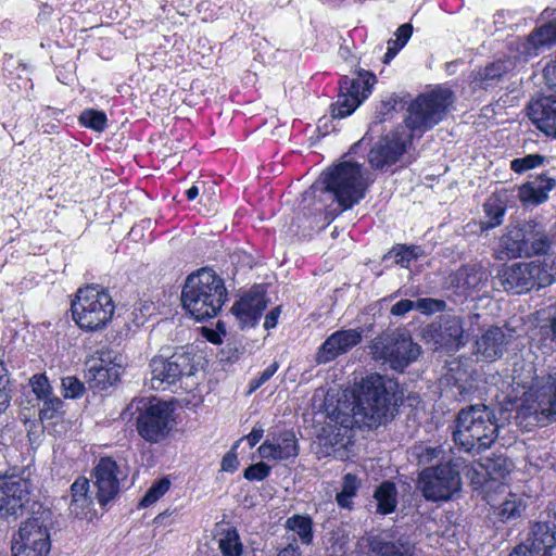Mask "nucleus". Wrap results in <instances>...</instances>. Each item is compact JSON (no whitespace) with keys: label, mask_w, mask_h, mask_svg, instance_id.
I'll return each mask as SVG.
<instances>
[{"label":"nucleus","mask_w":556,"mask_h":556,"mask_svg":"<svg viewBox=\"0 0 556 556\" xmlns=\"http://www.w3.org/2000/svg\"><path fill=\"white\" fill-rule=\"evenodd\" d=\"M397 404L396 386L379 374L362 378L354 391V404L351 416L337 417L338 422L349 428H377L393 416Z\"/></svg>","instance_id":"nucleus-1"},{"label":"nucleus","mask_w":556,"mask_h":556,"mask_svg":"<svg viewBox=\"0 0 556 556\" xmlns=\"http://www.w3.org/2000/svg\"><path fill=\"white\" fill-rule=\"evenodd\" d=\"M523 370L515 377L516 384L525 389L520 415L541 425L556 420V370L539 375L533 364Z\"/></svg>","instance_id":"nucleus-2"},{"label":"nucleus","mask_w":556,"mask_h":556,"mask_svg":"<svg viewBox=\"0 0 556 556\" xmlns=\"http://www.w3.org/2000/svg\"><path fill=\"white\" fill-rule=\"evenodd\" d=\"M226 299L224 280L210 268L189 275L181 291L184 308L198 321L215 317Z\"/></svg>","instance_id":"nucleus-3"},{"label":"nucleus","mask_w":556,"mask_h":556,"mask_svg":"<svg viewBox=\"0 0 556 556\" xmlns=\"http://www.w3.org/2000/svg\"><path fill=\"white\" fill-rule=\"evenodd\" d=\"M497 435L496 415L489 406L473 404L458 412L453 439L463 451L481 453L494 443Z\"/></svg>","instance_id":"nucleus-4"},{"label":"nucleus","mask_w":556,"mask_h":556,"mask_svg":"<svg viewBox=\"0 0 556 556\" xmlns=\"http://www.w3.org/2000/svg\"><path fill=\"white\" fill-rule=\"evenodd\" d=\"M323 188L333 193L340 206L339 212L353 207L364 197L368 186L363 166L358 163L342 162L321 174Z\"/></svg>","instance_id":"nucleus-5"},{"label":"nucleus","mask_w":556,"mask_h":556,"mask_svg":"<svg viewBox=\"0 0 556 556\" xmlns=\"http://www.w3.org/2000/svg\"><path fill=\"white\" fill-rule=\"evenodd\" d=\"M421 352L408 331L395 329L376 337L369 345V354L376 362L389 366L392 370L403 372L417 361Z\"/></svg>","instance_id":"nucleus-6"},{"label":"nucleus","mask_w":556,"mask_h":556,"mask_svg":"<svg viewBox=\"0 0 556 556\" xmlns=\"http://www.w3.org/2000/svg\"><path fill=\"white\" fill-rule=\"evenodd\" d=\"M114 303L108 291L98 286H87L77 290L72 301L73 319L89 331L102 329L112 319Z\"/></svg>","instance_id":"nucleus-7"},{"label":"nucleus","mask_w":556,"mask_h":556,"mask_svg":"<svg viewBox=\"0 0 556 556\" xmlns=\"http://www.w3.org/2000/svg\"><path fill=\"white\" fill-rule=\"evenodd\" d=\"M151 387L165 389L180 381L184 377L194 375L197 368L194 356L184 348L163 346L150 361Z\"/></svg>","instance_id":"nucleus-8"},{"label":"nucleus","mask_w":556,"mask_h":556,"mask_svg":"<svg viewBox=\"0 0 556 556\" xmlns=\"http://www.w3.org/2000/svg\"><path fill=\"white\" fill-rule=\"evenodd\" d=\"M454 102V93L438 87L419 94L408 106L405 123L412 130L424 132L445 118Z\"/></svg>","instance_id":"nucleus-9"},{"label":"nucleus","mask_w":556,"mask_h":556,"mask_svg":"<svg viewBox=\"0 0 556 556\" xmlns=\"http://www.w3.org/2000/svg\"><path fill=\"white\" fill-rule=\"evenodd\" d=\"M502 244L514 257L545 254L551 248L544 226L533 220L509 229L502 237Z\"/></svg>","instance_id":"nucleus-10"},{"label":"nucleus","mask_w":556,"mask_h":556,"mask_svg":"<svg viewBox=\"0 0 556 556\" xmlns=\"http://www.w3.org/2000/svg\"><path fill=\"white\" fill-rule=\"evenodd\" d=\"M132 408L140 412L137 417V430L146 441L156 443L168 434L173 421L169 404L139 400L130 403L128 409Z\"/></svg>","instance_id":"nucleus-11"},{"label":"nucleus","mask_w":556,"mask_h":556,"mask_svg":"<svg viewBox=\"0 0 556 556\" xmlns=\"http://www.w3.org/2000/svg\"><path fill=\"white\" fill-rule=\"evenodd\" d=\"M460 485L459 471L450 462L428 467L419 473L418 488L428 501H447Z\"/></svg>","instance_id":"nucleus-12"},{"label":"nucleus","mask_w":556,"mask_h":556,"mask_svg":"<svg viewBox=\"0 0 556 556\" xmlns=\"http://www.w3.org/2000/svg\"><path fill=\"white\" fill-rule=\"evenodd\" d=\"M29 494V481L15 469L0 473V518L16 520L23 516Z\"/></svg>","instance_id":"nucleus-13"},{"label":"nucleus","mask_w":556,"mask_h":556,"mask_svg":"<svg viewBox=\"0 0 556 556\" xmlns=\"http://www.w3.org/2000/svg\"><path fill=\"white\" fill-rule=\"evenodd\" d=\"M508 556H556V529L549 520H539L530 527L527 540Z\"/></svg>","instance_id":"nucleus-14"},{"label":"nucleus","mask_w":556,"mask_h":556,"mask_svg":"<svg viewBox=\"0 0 556 556\" xmlns=\"http://www.w3.org/2000/svg\"><path fill=\"white\" fill-rule=\"evenodd\" d=\"M92 477L96 498L101 506H105L117 496L121 481L126 478V475L113 458L103 457L93 468Z\"/></svg>","instance_id":"nucleus-15"},{"label":"nucleus","mask_w":556,"mask_h":556,"mask_svg":"<svg viewBox=\"0 0 556 556\" xmlns=\"http://www.w3.org/2000/svg\"><path fill=\"white\" fill-rule=\"evenodd\" d=\"M464 332L460 317L443 315L439 320L431 323L424 329V338L428 343H432L435 349L439 346L458 349L465 344Z\"/></svg>","instance_id":"nucleus-16"},{"label":"nucleus","mask_w":556,"mask_h":556,"mask_svg":"<svg viewBox=\"0 0 556 556\" xmlns=\"http://www.w3.org/2000/svg\"><path fill=\"white\" fill-rule=\"evenodd\" d=\"M363 329H341L331 333L318 348L315 362L318 365L327 364L340 355L346 354L363 339Z\"/></svg>","instance_id":"nucleus-17"},{"label":"nucleus","mask_w":556,"mask_h":556,"mask_svg":"<svg viewBox=\"0 0 556 556\" xmlns=\"http://www.w3.org/2000/svg\"><path fill=\"white\" fill-rule=\"evenodd\" d=\"M533 276H531L530 262L515 263L509 266H502L493 279L495 289H503L506 292L521 294L533 288Z\"/></svg>","instance_id":"nucleus-18"},{"label":"nucleus","mask_w":556,"mask_h":556,"mask_svg":"<svg viewBox=\"0 0 556 556\" xmlns=\"http://www.w3.org/2000/svg\"><path fill=\"white\" fill-rule=\"evenodd\" d=\"M490 273L481 263L466 264L450 276L451 285L462 294H470L484 289Z\"/></svg>","instance_id":"nucleus-19"},{"label":"nucleus","mask_w":556,"mask_h":556,"mask_svg":"<svg viewBox=\"0 0 556 556\" xmlns=\"http://www.w3.org/2000/svg\"><path fill=\"white\" fill-rule=\"evenodd\" d=\"M406 138L399 134L386 136L369 151L368 161L374 168L383 169L394 164L406 150Z\"/></svg>","instance_id":"nucleus-20"},{"label":"nucleus","mask_w":556,"mask_h":556,"mask_svg":"<svg viewBox=\"0 0 556 556\" xmlns=\"http://www.w3.org/2000/svg\"><path fill=\"white\" fill-rule=\"evenodd\" d=\"M267 307L264 290L261 287L252 289L248 294L237 301L231 312L241 327H253Z\"/></svg>","instance_id":"nucleus-21"},{"label":"nucleus","mask_w":556,"mask_h":556,"mask_svg":"<svg viewBox=\"0 0 556 556\" xmlns=\"http://www.w3.org/2000/svg\"><path fill=\"white\" fill-rule=\"evenodd\" d=\"M510 336L500 327H490L475 342V354L479 361L494 362L507 350Z\"/></svg>","instance_id":"nucleus-22"},{"label":"nucleus","mask_w":556,"mask_h":556,"mask_svg":"<svg viewBox=\"0 0 556 556\" xmlns=\"http://www.w3.org/2000/svg\"><path fill=\"white\" fill-rule=\"evenodd\" d=\"M260 456L265 459L283 460L295 457L299 453L295 434L286 431L273 440L266 439L257 450Z\"/></svg>","instance_id":"nucleus-23"},{"label":"nucleus","mask_w":556,"mask_h":556,"mask_svg":"<svg viewBox=\"0 0 556 556\" xmlns=\"http://www.w3.org/2000/svg\"><path fill=\"white\" fill-rule=\"evenodd\" d=\"M369 546L377 556H416V545L405 534L376 536Z\"/></svg>","instance_id":"nucleus-24"},{"label":"nucleus","mask_w":556,"mask_h":556,"mask_svg":"<svg viewBox=\"0 0 556 556\" xmlns=\"http://www.w3.org/2000/svg\"><path fill=\"white\" fill-rule=\"evenodd\" d=\"M528 115L541 131L556 137V97H545L531 102Z\"/></svg>","instance_id":"nucleus-25"},{"label":"nucleus","mask_w":556,"mask_h":556,"mask_svg":"<svg viewBox=\"0 0 556 556\" xmlns=\"http://www.w3.org/2000/svg\"><path fill=\"white\" fill-rule=\"evenodd\" d=\"M14 542L48 549L51 548L50 531L39 518H31L25 521L20 530L18 538Z\"/></svg>","instance_id":"nucleus-26"},{"label":"nucleus","mask_w":556,"mask_h":556,"mask_svg":"<svg viewBox=\"0 0 556 556\" xmlns=\"http://www.w3.org/2000/svg\"><path fill=\"white\" fill-rule=\"evenodd\" d=\"M556 187V179L545 174L536 175L522 185L519 189V198L526 204L538 205L547 200L548 192Z\"/></svg>","instance_id":"nucleus-27"},{"label":"nucleus","mask_w":556,"mask_h":556,"mask_svg":"<svg viewBox=\"0 0 556 556\" xmlns=\"http://www.w3.org/2000/svg\"><path fill=\"white\" fill-rule=\"evenodd\" d=\"M72 500L70 510L76 517H81L92 509L96 493L90 490V482L86 478L77 479L71 486Z\"/></svg>","instance_id":"nucleus-28"},{"label":"nucleus","mask_w":556,"mask_h":556,"mask_svg":"<svg viewBox=\"0 0 556 556\" xmlns=\"http://www.w3.org/2000/svg\"><path fill=\"white\" fill-rule=\"evenodd\" d=\"M511 66V61L497 60L472 74L475 87L486 89L493 86Z\"/></svg>","instance_id":"nucleus-29"},{"label":"nucleus","mask_w":556,"mask_h":556,"mask_svg":"<svg viewBox=\"0 0 556 556\" xmlns=\"http://www.w3.org/2000/svg\"><path fill=\"white\" fill-rule=\"evenodd\" d=\"M556 43V22H549L532 31L523 43V52L538 54V50Z\"/></svg>","instance_id":"nucleus-30"},{"label":"nucleus","mask_w":556,"mask_h":556,"mask_svg":"<svg viewBox=\"0 0 556 556\" xmlns=\"http://www.w3.org/2000/svg\"><path fill=\"white\" fill-rule=\"evenodd\" d=\"M117 372L113 367H108L103 361H94L88 368L86 377L90 383V388L104 390L112 386L116 379Z\"/></svg>","instance_id":"nucleus-31"},{"label":"nucleus","mask_w":556,"mask_h":556,"mask_svg":"<svg viewBox=\"0 0 556 556\" xmlns=\"http://www.w3.org/2000/svg\"><path fill=\"white\" fill-rule=\"evenodd\" d=\"M375 77L368 73L359 74L356 78L344 77L340 90L344 91L351 98H356L362 103L370 93V88Z\"/></svg>","instance_id":"nucleus-32"},{"label":"nucleus","mask_w":556,"mask_h":556,"mask_svg":"<svg viewBox=\"0 0 556 556\" xmlns=\"http://www.w3.org/2000/svg\"><path fill=\"white\" fill-rule=\"evenodd\" d=\"M374 497L377 502L376 511L388 515L394 511L397 504V491L395 484L390 481L382 482L375 491Z\"/></svg>","instance_id":"nucleus-33"},{"label":"nucleus","mask_w":556,"mask_h":556,"mask_svg":"<svg viewBox=\"0 0 556 556\" xmlns=\"http://www.w3.org/2000/svg\"><path fill=\"white\" fill-rule=\"evenodd\" d=\"M285 528L298 535L304 545L313 542V520L308 515L295 514L289 517L285 522Z\"/></svg>","instance_id":"nucleus-34"},{"label":"nucleus","mask_w":556,"mask_h":556,"mask_svg":"<svg viewBox=\"0 0 556 556\" xmlns=\"http://www.w3.org/2000/svg\"><path fill=\"white\" fill-rule=\"evenodd\" d=\"M480 465L493 480L505 478L514 467L511 460L504 454H492L482 458Z\"/></svg>","instance_id":"nucleus-35"},{"label":"nucleus","mask_w":556,"mask_h":556,"mask_svg":"<svg viewBox=\"0 0 556 556\" xmlns=\"http://www.w3.org/2000/svg\"><path fill=\"white\" fill-rule=\"evenodd\" d=\"M424 254V251L418 245H404L399 244L394 247L386 255L387 260H393L396 264L402 267H408L413 260H417Z\"/></svg>","instance_id":"nucleus-36"},{"label":"nucleus","mask_w":556,"mask_h":556,"mask_svg":"<svg viewBox=\"0 0 556 556\" xmlns=\"http://www.w3.org/2000/svg\"><path fill=\"white\" fill-rule=\"evenodd\" d=\"M484 213L485 217L480 222L482 231L493 229L503 223L505 207L496 200H490L484 204Z\"/></svg>","instance_id":"nucleus-37"},{"label":"nucleus","mask_w":556,"mask_h":556,"mask_svg":"<svg viewBox=\"0 0 556 556\" xmlns=\"http://www.w3.org/2000/svg\"><path fill=\"white\" fill-rule=\"evenodd\" d=\"M413 34V26L408 23L401 25L395 31V39L388 40V51L384 54L383 62L389 63L397 52L406 45Z\"/></svg>","instance_id":"nucleus-38"},{"label":"nucleus","mask_w":556,"mask_h":556,"mask_svg":"<svg viewBox=\"0 0 556 556\" xmlns=\"http://www.w3.org/2000/svg\"><path fill=\"white\" fill-rule=\"evenodd\" d=\"M526 508L521 498L516 495H510L509 498L504 501L498 508V517L503 522L515 521L521 517Z\"/></svg>","instance_id":"nucleus-39"},{"label":"nucleus","mask_w":556,"mask_h":556,"mask_svg":"<svg viewBox=\"0 0 556 556\" xmlns=\"http://www.w3.org/2000/svg\"><path fill=\"white\" fill-rule=\"evenodd\" d=\"M412 455L416 458L418 465L426 466L434 460L444 459L445 451L442 446H430V445H415L412 450Z\"/></svg>","instance_id":"nucleus-40"},{"label":"nucleus","mask_w":556,"mask_h":556,"mask_svg":"<svg viewBox=\"0 0 556 556\" xmlns=\"http://www.w3.org/2000/svg\"><path fill=\"white\" fill-rule=\"evenodd\" d=\"M219 548L223 556H242L243 545L239 533L235 529H228L219 539Z\"/></svg>","instance_id":"nucleus-41"},{"label":"nucleus","mask_w":556,"mask_h":556,"mask_svg":"<svg viewBox=\"0 0 556 556\" xmlns=\"http://www.w3.org/2000/svg\"><path fill=\"white\" fill-rule=\"evenodd\" d=\"M40 401L39 417L41 420H51L63 414V402L60 397L48 395Z\"/></svg>","instance_id":"nucleus-42"},{"label":"nucleus","mask_w":556,"mask_h":556,"mask_svg":"<svg viewBox=\"0 0 556 556\" xmlns=\"http://www.w3.org/2000/svg\"><path fill=\"white\" fill-rule=\"evenodd\" d=\"M359 104V100L351 98L344 91H341L337 103L332 106L331 115L333 118H343L354 112Z\"/></svg>","instance_id":"nucleus-43"},{"label":"nucleus","mask_w":556,"mask_h":556,"mask_svg":"<svg viewBox=\"0 0 556 556\" xmlns=\"http://www.w3.org/2000/svg\"><path fill=\"white\" fill-rule=\"evenodd\" d=\"M79 122L96 131H102L106 127V115L98 110H85L80 116Z\"/></svg>","instance_id":"nucleus-44"},{"label":"nucleus","mask_w":556,"mask_h":556,"mask_svg":"<svg viewBox=\"0 0 556 556\" xmlns=\"http://www.w3.org/2000/svg\"><path fill=\"white\" fill-rule=\"evenodd\" d=\"M169 485H170V482L166 478H163V479L156 481L146 492L144 496L140 501V505L142 507H148V506L152 505L168 491Z\"/></svg>","instance_id":"nucleus-45"},{"label":"nucleus","mask_w":556,"mask_h":556,"mask_svg":"<svg viewBox=\"0 0 556 556\" xmlns=\"http://www.w3.org/2000/svg\"><path fill=\"white\" fill-rule=\"evenodd\" d=\"M531 276H533V288H543L554 281V277L547 265L530 262Z\"/></svg>","instance_id":"nucleus-46"},{"label":"nucleus","mask_w":556,"mask_h":556,"mask_svg":"<svg viewBox=\"0 0 556 556\" xmlns=\"http://www.w3.org/2000/svg\"><path fill=\"white\" fill-rule=\"evenodd\" d=\"M545 156L540 154H529L521 159H515L510 163V167L516 173H522L528 169L535 168L544 163Z\"/></svg>","instance_id":"nucleus-47"},{"label":"nucleus","mask_w":556,"mask_h":556,"mask_svg":"<svg viewBox=\"0 0 556 556\" xmlns=\"http://www.w3.org/2000/svg\"><path fill=\"white\" fill-rule=\"evenodd\" d=\"M62 392L66 399H77L85 393L84 383L74 376L62 378Z\"/></svg>","instance_id":"nucleus-48"},{"label":"nucleus","mask_w":556,"mask_h":556,"mask_svg":"<svg viewBox=\"0 0 556 556\" xmlns=\"http://www.w3.org/2000/svg\"><path fill=\"white\" fill-rule=\"evenodd\" d=\"M271 471L270 466L267 464L260 462L256 464L250 465L243 472V477L250 481H262L266 479Z\"/></svg>","instance_id":"nucleus-49"},{"label":"nucleus","mask_w":556,"mask_h":556,"mask_svg":"<svg viewBox=\"0 0 556 556\" xmlns=\"http://www.w3.org/2000/svg\"><path fill=\"white\" fill-rule=\"evenodd\" d=\"M446 304L443 300L424 298L418 299L415 302V308L424 314H433L437 312H442L445 308Z\"/></svg>","instance_id":"nucleus-50"},{"label":"nucleus","mask_w":556,"mask_h":556,"mask_svg":"<svg viewBox=\"0 0 556 556\" xmlns=\"http://www.w3.org/2000/svg\"><path fill=\"white\" fill-rule=\"evenodd\" d=\"M29 383L38 400H42L43 397L51 395V387L49 384L48 378L45 375L33 376L29 380Z\"/></svg>","instance_id":"nucleus-51"},{"label":"nucleus","mask_w":556,"mask_h":556,"mask_svg":"<svg viewBox=\"0 0 556 556\" xmlns=\"http://www.w3.org/2000/svg\"><path fill=\"white\" fill-rule=\"evenodd\" d=\"M50 551L22 543H12V556H48Z\"/></svg>","instance_id":"nucleus-52"},{"label":"nucleus","mask_w":556,"mask_h":556,"mask_svg":"<svg viewBox=\"0 0 556 556\" xmlns=\"http://www.w3.org/2000/svg\"><path fill=\"white\" fill-rule=\"evenodd\" d=\"M359 484L361 482L355 475L346 473L343 477L342 490L340 492L355 496Z\"/></svg>","instance_id":"nucleus-53"},{"label":"nucleus","mask_w":556,"mask_h":556,"mask_svg":"<svg viewBox=\"0 0 556 556\" xmlns=\"http://www.w3.org/2000/svg\"><path fill=\"white\" fill-rule=\"evenodd\" d=\"M415 308V302L412 300H401L391 307V314L394 316H404Z\"/></svg>","instance_id":"nucleus-54"},{"label":"nucleus","mask_w":556,"mask_h":556,"mask_svg":"<svg viewBox=\"0 0 556 556\" xmlns=\"http://www.w3.org/2000/svg\"><path fill=\"white\" fill-rule=\"evenodd\" d=\"M239 466L237 454L233 451L228 452L222 460V469L224 471L232 472Z\"/></svg>","instance_id":"nucleus-55"},{"label":"nucleus","mask_w":556,"mask_h":556,"mask_svg":"<svg viewBox=\"0 0 556 556\" xmlns=\"http://www.w3.org/2000/svg\"><path fill=\"white\" fill-rule=\"evenodd\" d=\"M444 380L446 381L447 384H450L452 381L454 382L451 391L455 399L463 396L464 393L466 392V388L463 383L459 382V378L446 374Z\"/></svg>","instance_id":"nucleus-56"},{"label":"nucleus","mask_w":556,"mask_h":556,"mask_svg":"<svg viewBox=\"0 0 556 556\" xmlns=\"http://www.w3.org/2000/svg\"><path fill=\"white\" fill-rule=\"evenodd\" d=\"M543 75L548 86L556 87V55L554 60L546 64Z\"/></svg>","instance_id":"nucleus-57"},{"label":"nucleus","mask_w":556,"mask_h":556,"mask_svg":"<svg viewBox=\"0 0 556 556\" xmlns=\"http://www.w3.org/2000/svg\"><path fill=\"white\" fill-rule=\"evenodd\" d=\"M0 393H11L9 371L2 363H0Z\"/></svg>","instance_id":"nucleus-58"},{"label":"nucleus","mask_w":556,"mask_h":556,"mask_svg":"<svg viewBox=\"0 0 556 556\" xmlns=\"http://www.w3.org/2000/svg\"><path fill=\"white\" fill-rule=\"evenodd\" d=\"M281 308L280 306L274 307L266 316H265V323L264 327L266 329H273L277 325V320L280 316Z\"/></svg>","instance_id":"nucleus-59"},{"label":"nucleus","mask_w":556,"mask_h":556,"mask_svg":"<svg viewBox=\"0 0 556 556\" xmlns=\"http://www.w3.org/2000/svg\"><path fill=\"white\" fill-rule=\"evenodd\" d=\"M277 556H302L296 540L293 539Z\"/></svg>","instance_id":"nucleus-60"},{"label":"nucleus","mask_w":556,"mask_h":556,"mask_svg":"<svg viewBox=\"0 0 556 556\" xmlns=\"http://www.w3.org/2000/svg\"><path fill=\"white\" fill-rule=\"evenodd\" d=\"M544 336L551 340L556 348V315L549 320V325L542 328Z\"/></svg>","instance_id":"nucleus-61"},{"label":"nucleus","mask_w":556,"mask_h":556,"mask_svg":"<svg viewBox=\"0 0 556 556\" xmlns=\"http://www.w3.org/2000/svg\"><path fill=\"white\" fill-rule=\"evenodd\" d=\"M353 497L350 494L339 492L336 496L337 503L341 508L351 510L353 508Z\"/></svg>","instance_id":"nucleus-62"},{"label":"nucleus","mask_w":556,"mask_h":556,"mask_svg":"<svg viewBox=\"0 0 556 556\" xmlns=\"http://www.w3.org/2000/svg\"><path fill=\"white\" fill-rule=\"evenodd\" d=\"M279 365L277 362L271 363L258 377L260 381L264 384L267 382L277 371Z\"/></svg>","instance_id":"nucleus-63"},{"label":"nucleus","mask_w":556,"mask_h":556,"mask_svg":"<svg viewBox=\"0 0 556 556\" xmlns=\"http://www.w3.org/2000/svg\"><path fill=\"white\" fill-rule=\"evenodd\" d=\"M546 520L556 529V498L551 501L546 508Z\"/></svg>","instance_id":"nucleus-64"}]
</instances>
